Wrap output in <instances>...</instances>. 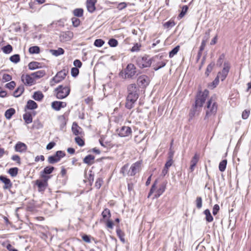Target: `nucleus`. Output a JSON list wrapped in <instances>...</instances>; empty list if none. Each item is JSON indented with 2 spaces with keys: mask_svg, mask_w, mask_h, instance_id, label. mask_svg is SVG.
Listing matches in <instances>:
<instances>
[{
  "mask_svg": "<svg viewBox=\"0 0 251 251\" xmlns=\"http://www.w3.org/2000/svg\"><path fill=\"white\" fill-rule=\"evenodd\" d=\"M60 175L62 177H65V179H67L68 176H67V170L64 167H62L60 173Z\"/></svg>",
  "mask_w": 251,
  "mask_h": 251,
  "instance_id": "e2e57ef3",
  "label": "nucleus"
},
{
  "mask_svg": "<svg viewBox=\"0 0 251 251\" xmlns=\"http://www.w3.org/2000/svg\"><path fill=\"white\" fill-rule=\"evenodd\" d=\"M97 0H87L86 2V6L88 11L92 13L96 10L95 4Z\"/></svg>",
  "mask_w": 251,
  "mask_h": 251,
  "instance_id": "4be33fe9",
  "label": "nucleus"
},
{
  "mask_svg": "<svg viewBox=\"0 0 251 251\" xmlns=\"http://www.w3.org/2000/svg\"><path fill=\"white\" fill-rule=\"evenodd\" d=\"M218 109V104L214 99H208L206 101L205 118L215 115Z\"/></svg>",
  "mask_w": 251,
  "mask_h": 251,
  "instance_id": "f257e3e1",
  "label": "nucleus"
},
{
  "mask_svg": "<svg viewBox=\"0 0 251 251\" xmlns=\"http://www.w3.org/2000/svg\"><path fill=\"white\" fill-rule=\"evenodd\" d=\"M108 44L110 47H115L118 45V41L115 39H110L108 41Z\"/></svg>",
  "mask_w": 251,
  "mask_h": 251,
  "instance_id": "13d9d810",
  "label": "nucleus"
},
{
  "mask_svg": "<svg viewBox=\"0 0 251 251\" xmlns=\"http://www.w3.org/2000/svg\"><path fill=\"white\" fill-rule=\"evenodd\" d=\"M137 82L139 84H141L143 87H145L149 84L150 78L147 75H143L138 78Z\"/></svg>",
  "mask_w": 251,
  "mask_h": 251,
  "instance_id": "6ab92c4d",
  "label": "nucleus"
},
{
  "mask_svg": "<svg viewBox=\"0 0 251 251\" xmlns=\"http://www.w3.org/2000/svg\"><path fill=\"white\" fill-rule=\"evenodd\" d=\"M29 52L30 54H38L40 52V48L38 46H33L29 48Z\"/></svg>",
  "mask_w": 251,
  "mask_h": 251,
  "instance_id": "e433bc0d",
  "label": "nucleus"
},
{
  "mask_svg": "<svg viewBox=\"0 0 251 251\" xmlns=\"http://www.w3.org/2000/svg\"><path fill=\"white\" fill-rule=\"evenodd\" d=\"M136 74V68L133 64H128L124 71L120 73L119 75L124 79L132 78Z\"/></svg>",
  "mask_w": 251,
  "mask_h": 251,
  "instance_id": "7ed1b4c3",
  "label": "nucleus"
},
{
  "mask_svg": "<svg viewBox=\"0 0 251 251\" xmlns=\"http://www.w3.org/2000/svg\"><path fill=\"white\" fill-rule=\"evenodd\" d=\"M195 204L198 209H201L202 207V200L201 197H197L196 198Z\"/></svg>",
  "mask_w": 251,
  "mask_h": 251,
  "instance_id": "a19ab883",
  "label": "nucleus"
},
{
  "mask_svg": "<svg viewBox=\"0 0 251 251\" xmlns=\"http://www.w3.org/2000/svg\"><path fill=\"white\" fill-rule=\"evenodd\" d=\"M199 155L197 153H195L194 156L192 158L190 161V167L191 172H193L194 170V168L199 160Z\"/></svg>",
  "mask_w": 251,
  "mask_h": 251,
  "instance_id": "b1692460",
  "label": "nucleus"
},
{
  "mask_svg": "<svg viewBox=\"0 0 251 251\" xmlns=\"http://www.w3.org/2000/svg\"><path fill=\"white\" fill-rule=\"evenodd\" d=\"M49 179L45 178H40L35 180L34 184L37 186L39 192H44L48 187Z\"/></svg>",
  "mask_w": 251,
  "mask_h": 251,
  "instance_id": "423d86ee",
  "label": "nucleus"
},
{
  "mask_svg": "<svg viewBox=\"0 0 251 251\" xmlns=\"http://www.w3.org/2000/svg\"><path fill=\"white\" fill-rule=\"evenodd\" d=\"M166 62L164 61L158 62L156 64V66L154 67V70L155 71H157L159 69L164 67L166 65Z\"/></svg>",
  "mask_w": 251,
  "mask_h": 251,
  "instance_id": "864d4df0",
  "label": "nucleus"
},
{
  "mask_svg": "<svg viewBox=\"0 0 251 251\" xmlns=\"http://www.w3.org/2000/svg\"><path fill=\"white\" fill-rule=\"evenodd\" d=\"M151 59L147 57H143L138 61L139 66L142 68L149 67L151 66Z\"/></svg>",
  "mask_w": 251,
  "mask_h": 251,
  "instance_id": "2eb2a0df",
  "label": "nucleus"
},
{
  "mask_svg": "<svg viewBox=\"0 0 251 251\" xmlns=\"http://www.w3.org/2000/svg\"><path fill=\"white\" fill-rule=\"evenodd\" d=\"M173 155L174 154L173 152H171L169 153V156L168 157V160L166 163L165 164V167L167 169H169V168L173 165L174 163L173 160Z\"/></svg>",
  "mask_w": 251,
  "mask_h": 251,
  "instance_id": "c756f323",
  "label": "nucleus"
},
{
  "mask_svg": "<svg viewBox=\"0 0 251 251\" xmlns=\"http://www.w3.org/2000/svg\"><path fill=\"white\" fill-rule=\"evenodd\" d=\"M103 183V179L101 177H99L96 179L95 184V186L97 189H99L102 186Z\"/></svg>",
  "mask_w": 251,
  "mask_h": 251,
  "instance_id": "c03bdc74",
  "label": "nucleus"
},
{
  "mask_svg": "<svg viewBox=\"0 0 251 251\" xmlns=\"http://www.w3.org/2000/svg\"><path fill=\"white\" fill-rule=\"evenodd\" d=\"M18 172V168L16 167L10 168L8 171V173L13 177L17 175Z\"/></svg>",
  "mask_w": 251,
  "mask_h": 251,
  "instance_id": "8fccbe9b",
  "label": "nucleus"
},
{
  "mask_svg": "<svg viewBox=\"0 0 251 251\" xmlns=\"http://www.w3.org/2000/svg\"><path fill=\"white\" fill-rule=\"evenodd\" d=\"M31 74V76H32V78L35 81L36 79L43 77L45 75L46 72L44 70H39L34 73H32Z\"/></svg>",
  "mask_w": 251,
  "mask_h": 251,
  "instance_id": "393cba45",
  "label": "nucleus"
},
{
  "mask_svg": "<svg viewBox=\"0 0 251 251\" xmlns=\"http://www.w3.org/2000/svg\"><path fill=\"white\" fill-rule=\"evenodd\" d=\"M11 159L14 161H16L19 165H20L21 164V158L18 155H13L11 157Z\"/></svg>",
  "mask_w": 251,
  "mask_h": 251,
  "instance_id": "6e6d98bb",
  "label": "nucleus"
},
{
  "mask_svg": "<svg viewBox=\"0 0 251 251\" xmlns=\"http://www.w3.org/2000/svg\"><path fill=\"white\" fill-rule=\"evenodd\" d=\"M66 153L64 151H57L53 155L50 156L48 157V160L50 164H54L59 162L61 158L65 157Z\"/></svg>",
  "mask_w": 251,
  "mask_h": 251,
  "instance_id": "39448f33",
  "label": "nucleus"
},
{
  "mask_svg": "<svg viewBox=\"0 0 251 251\" xmlns=\"http://www.w3.org/2000/svg\"><path fill=\"white\" fill-rule=\"evenodd\" d=\"M139 88L135 84H131L127 87L128 94H137Z\"/></svg>",
  "mask_w": 251,
  "mask_h": 251,
  "instance_id": "a878e982",
  "label": "nucleus"
},
{
  "mask_svg": "<svg viewBox=\"0 0 251 251\" xmlns=\"http://www.w3.org/2000/svg\"><path fill=\"white\" fill-rule=\"evenodd\" d=\"M142 161H138L132 164L128 172L130 176H134L141 170Z\"/></svg>",
  "mask_w": 251,
  "mask_h": 251,
  "instance_id": "0eeeda50",
  "label": "nucleus"
},
{
  "mask_svg": "<svg viewBox=\"0 0 251 251\" xmlns=\"http://www.w3.org/2000/svg\"><path fill=\"white\" fill-rule=\"evenodd\" d=\"M10 60L12 62L17 63L20 60V55L19 54H14L10 57Z\"/></svg>",
  "mask_w": 251,
  "mask_h": 251,
  "instance_id": "3c124183",
  "label": "nucleus"
},
{
  "mask_svg": "<svg viewBox=\"0 0 251 251\" xmlns=\"http://www.w3.org/2000/svg\"><path fill=\"white\" fill-rule=\"evenodd\" d=\"M0 180L4 183L3 187L4 189H8L12 187V184L10 179L1 176H0Z\"/></svg>",
  "mask_w": 251,
  "mask_h": 251,
  "instance_id": "412c9836",
  "label": "nucleus"
},
{
  "mask_svg": "<svg viewBox=\"0 0 251 251\" xmlns=\"http://www.w3.org/2000/svg\"><path fill=\"white\" fill-rule=\"evenodd\" d=\"M188 9V7L187 5H183L182 7V10L180 13L178 15V18L179 19H181L183 18L185 14L186 13L187 10Z\"/></svg>",
  "mask_w": 251,
  "mask_h": 251,
  "instance_id": "49530a36",
  "label": "nucleus"
},
{
  "mask_svg": "<svg viewBox=\"0 0 251 251\" xmlns=\"http://www.w3.org/2000/svg\"><path fill=\"white\" fill-rule=\"evenodd\" d=\"M227 165V160L226 159L223 160L219 163V169L221 172L225 171Z\"/></svg>",
  "mask_w": 251,
  "mask_h": 251,
  "instance_id": "4c0bfd02",
  "label": "nucleus"
},
{
  "mask_svg": "<svg viewBox=\"0 0 251 251\" xmlns=\"http://www.w3.org/2000/svg\"><path fill=\"white\" fill-rule=\"evenodd\" d=\"M95 156L93 155H88L83 159V162L88 165H91L94 163Z\"/></svg>",
  "mask_w": 251,
  "mask_h": 251,
  "instance_id": "cd10ccee",
  "label": "nucleus"
},
{
  "mask_svg": "<svg viewBox=\"0 0 251 251\" xmlns=\"http://www.w3.org/2000/svg\"><path fill=\"white\" fill-rule=\"evenodd\" d=\"M128 168V164H126L124 165L121 168L120 170V173L123 175L125 176L126 173Z\"/></svg>",
  "mask_w": 251,
  "mask_h": 251,
  "instance_id": "680f3d73",
  "label": "nucleus"
},
{
  "mask_svg": "<svg viewBox=\"0 0 251 251\" xmlns=\"http://www.w3.org/2000/svg\"><path fill=\"white\" fill-rule=\"evenodd\" d=\"M207 95H197L195 98V104L189 113L190 117L192 118L195 116L198 108H201L203 103L207 100Z\"/></svg>",
  "mask_w": 251,
  "mask_h": 251,
  "instance_id": "f03ea898",
  "label": "nucleus"
},
{
  "mask_svg": "<svg viewBox=\"0 0 251 251\" xmlns=\"http://www.w3.org/2000/svg\"><path fill=\"white\" fill-rule=\"evenodd\" d=\"M55 168L53 166H48L46 167L44 170L40 172V178H45L48 179L51 178L52 176L50 174L53 172Z\"/></svg>",
  "mask_w": 251,
  "mask_h": 251,
  "instance_id": "6e6552de",
  "label": "nucleus"
},
{
  "mask_svg": "<svg viewBox=\"0 0 251 251\" xmlns=\"http://www.w3.org/2000/svg\"><path fill=\"white\" fill-rule=\"evenodd\" d=\"M21 79L23 82L27 85L31 86L35 83V81L30 75H23L21 76Z\"/></svg>",
  "mask_w": 251,
  "mask_h": 251,
  "instance_id": "4468645a",
  "label": "nucleus"
},
{
  "mask_svg": "<svg viewBox=\"0 0 251 251\" xmlns=\"http://www.w3.org/2000/svg\"><path fill=\"white\" fill-rule=\"evenodd\" d=\"M72 20L73 25L74 26L77 27L79 25V24H80L79 19H78L76 18H72Z\"/></svg>",
  "mask_w": 251,
  "mask_h": 251,
  "instance_id": "69168bd1",
  "label": "nucleus"
},
{
  "mask_svg": "<svg viewBox=\"0 0 251 251\" xmlns=\"http://www.w3.org/2000/svg\"><path fill=\"white\" fill-rule=\"evenodd\" d=\"M138 95H127L126 102V107L128 109H131L134 106V104L137 100Z\"/></svg>",
  "mask_w": 251,
  "mask_h": 251,
  "instance_id": "9d476101",
  "label": "nucleus"
},
{
  "mask_svg": "<svg viewBox=\"0 0 251 251\" xmlns=\"http://www.w3.org/2000/svg\"><path fill=\"white\" fill-rule=\"evenodd\" d=\"M79 73V70L77 68L74 67L71 69V75L73 77H76Z\"/></svg>",
  "mask_w": 251,
  "mask_h": 251,
  "instance_id": "bf43d9fd",
  "label": "nucleus"
},
{
  "mask_svg": "<svg viewBox=\"0 0 251 251\" xmlns=\"http://www.w3.org/2000/svg\"><path fill=\"white\" fill-rule=\"evenodd\" d=\"M15 113V110L13 108H11L5 111L4 115L6 119H10Z\"/></svg>",
  "mask_w": 251,
  "mask_h": 251,
  "instance_id": "f704fd0d",
  "label": "nucleus"
},
{
  "mask_svg": "<svg viewBox=\"0 0 251 251\" xmlns=\"http://www.w3.org/2000/svg\"><path fill=\"white\" fill-rule=\"evenodd\" d=\"M75 140L76 143L80 147H82L85 145L84 140L79 136L76 137Z\"/></svg>",
  "mask_w": 251,
  "mask_h": 251,
  "instance_id": "603ef678",
  "label": "nucleus"
},
{
  "mask_svg": "<svg viewBox=\"0 0 251 251\" xmlns=\"http://www.w3.org/2000/svg\"><path fill=\"white\" fill-rule=\"evenodd\" d=\"M68 71L66 69H63L61 71L58 72L57 74L52 78V80L55 83H59L63 79H64L67 75Z\"/></svg>",
  "mask_w": 251,
  "mask_h": 251,
  "instance_id": "f8f14e48",
  "label": "nucleus"
},
{
  "mask_svg": "<svg viewBox=\"0 0 251 251\" xmlns=\"http://www.w3.org/2000/svg\"><path fill=\"white\" fill-rule=\"evenodd\" d=\"M72 130L73 134L75 135L78 136L83 134L82 128L79 126L76 123H73L72 127Z\"/></svg>",
  "mask_w": 251,
  "mask_h": 251,
  "instance_id": "aec40b11",
  "label": "nucleus"
},
{
  "mask_svg": "<svg viewBox=\"0 0 251 251\" xmlns=\"http://www.w3.org/2000/svg\"><path fill=\"white\" fill-rule=\"evenodd\" d=\"M2 51L6 53H10L12 51V47L10 45H7L2 48Z\"/></svg>",
  "mask_w": 251,
  "mask_h": 251,
  "instance_id": "79ce46f5",
  "label": "nucleus"
},
{
  "mask_svg": "<svg viewBox=\"0 0 251 251\" xmlns=\"http://www.w3.org/2000/svg\"><path fill=\"white\" fill-rule=\"evenodd\" d=\"M15 151L17 152H24L27 150V146L24 143L18 142L15 146Z\"/></svg>",
  "mask_w": 251,
  "mask_h": 251,
  "instance_id": "a211bd4d",
  "label": "nucleus"
},
{
  "mask_svg": "<svg viewBox=\"0 0 251 251\" xmlns=\"http://www.w3.org/2000/svg\"><path fill=\"white\" fill-rule=\"evenodd\" d=\"M250 110H245L242 114V117L243 119H247L250 115Z\"/></svg>",
  "mask_w": 251,
  "mask_h": 251,
  "instance_id": "774afa93",
  "label": "nucleus"
},
{
  "mask_svg": "<svg viewBox=\"0 0 251 251\" xmlns=\"http://www.w3.org/2000/svg\"><path fill=\"white\" fill-rule=\"evenodd\" d=\"M157 184V180H155L153 184L152 185L151 187L150 190V192L148 196V198H149L151 196V195L154 192Z\"/></svg>",
  "mask_w": 251,
  "mask_h": 251,
  "instance_id": "de8ad7c7",
  "label": "nucleus"
},
{
  "mask_svg": "<svg viewBox=\"0 0 251 251\" xmlns=\"http://www.w3.org/2000/svg\"><path fill=\"white\" fill-rule=\"evenodd\" d=\"M23 119L25 123L27 124L32 122V116L31 112H27L23 115Z\"/></svg>",
  "mask_w": 251,
  "mask_h": 251,
  "instance_id": "7c9ffc66",
  "label": "nucleus"
},
{
  "mask_svg": "<svg viewBox=\"0 0 251 251\" xmlns=\"http://www.w3.org/2000/svg\"><path fill=\"white\" fill-rule=\"evenodd\" d=\"M230 66L228 62H225L224 67L221 72L218 73L217 76L222 80L224 81L227 76L230 69Z\"/></svg>",
  "mask_w": 251,
  "mask_h": 251,
  "instance_id": "1a4fd4ad",
  "label": "nucleus"
},
{
  "mask_svg": "<svg viewBox=\"0 0 251 251\" xmlns=\"http://www.w3.org/2000/svg\"><path fill=\"white\" fill-rule=\"evenodd\" d=\"M38 107L37 104L32 100H29L27 101L25 106V109L33 110L36 109Z\"/></svg>",
  "mask_w": 251,
  "mask_h": 251,
  "instance_id": "c85d7f7f",
  "label": "nucleus"
},
{
  "mask_svg": "<svg viewBox=\"0 0 251 251\" xmlns=\"http://www.w3.org/2000/svg\"><path fill=\"white\" fill-rule=\"evenodd\" d=\"M206 34H207V37L205 39V40H203L201 42V45L200 47V49L199 50L200 51H203L204 48H205V45H206V40L208 39L209 38V34H210V31H208L207 32H206L205 33Z\"/></svg>",
  "mask_w": 251,
  "mask_h": 251,
  "instance_id": "ea45409f",
  "label": "nucleus"
},
{
  "mask_svg": "<svg viewBox=\"0 0 251 251\" xmlns=\"http://www.w3.org/2000/svg\"><path fill=\"white\" fill-rule=\"evenodd\" d=\"M94 179V175L91 173L89 174L87 177V181L89 182L90 186H92Z\"/></svg>",
  "mask_w": 251,
  "mask_h": 251,
  "instance_id": "0e129e2a",
  "label": "nucleus"
},
{
  "mask_svg": "<svg viewBox=\"0 0 251 251\" xmlns=\"http://www.w3.org/2000/svg\"><path fill=\"white\" fill-rule=\"evenodd\" d=\"M16 86V83L14 81H12L6 84V88L11 90L13 89Z\"/></svg>",
  "mask_w": 251,
  "mask_h": 251,
  "instance_id": "338daca9",
  "label": "nucleus"
},
{
  "mask_svg": "<svg viewBox=\"0 0 251 251\" xmlns=\"http://www.w3.org/2000/svg\"><path fill=\"white\" fill-rule=\"evenodd\" d=\"M59 122L63 125H65L67 122V119L65 115H60L58 117Z\"/></svg>",
  "mask_w": 251,
  "mask_h": 251,
  "instance_id": "4d7b16f0",
  "label": "nucleus"
},
{
  "mask_svg": "<svg viewBox=\"0 0 251 251\" xmlns=\"http://www.w3.org/2000/svg\"><path fill=\"white\" fill-rule=\"evenodd\" d=\"M116 233L120 241L123 243H125L126 242V240L125 239V233L121 230L119 227V226H117L116 229Z\"/></svg>",
  "mask_w": 251,
  "mask_h": 251,
  "instance_id": "bb28decb",
  "label": "nucleus"
},
{
  "mask_svg": "<svg viewBox=\"0 0 251 251\" xmlns=\"http://www.w3.org/2000/svg\"><path fill=\"white\" fill-rule=\"evenodd\" d=\"M180 47L179 46H176L175 48H174L169 53V57L170 58L173 57L174 55H175L179 51Z\"/></svg>",
  "mask_w": 251,
  "mask_h": 251,
  "instance_id": "09e8293b",
  "label": "nucleus"
},
{
  "mask_svg": "<svg viewBox=\"0 0 251 251\" xmlns=\"http://www.w3.org/2000/svg\"><path fill=\"white\" fill-rule=\"evenodd\" d=\"M73 13L75 16L80 17L83 16V10L81 8H76L74 10Z\"/></svg>",
  "mask_w": 251,
  "mask_h": 251,
  "instance_id": "a18cd8bd",
  "label": "nucleus"
},
{
  "mask_svg": "<svg viewBox=\"0 0 251 251\" xmlns=\"http://www.w3.org/2000/svg\"><path fill=\"white\" fill-rule=\"evenodd\" d=\"M55 90L57 91V94H69L70 92V87L67 86L63 87L62 85H60L55 89Z\"/></svg>",
  "mask_w": 251,
  "mask_h": 251,
  "instance_id": "5701e85b",
  "label": "nucleus"
},
{
  "mask_svg": "<svg viewBox=\"0 0 251 251\" xmlns=\"http://www.w3.org/2000/svg\"><path fill=\"white\" fill-rule=\"evenodd\" d=\"M50 52L52 55L55 56H58L64 54V50L62 48H59L57 50H51Z\"/></svg>",
  "mask_w": 251,
  "mask_h": 251,
  "instance_id": "72a5a7b5",
  "label": "nucleus"
},
{
  "mask_svg": "<svg viewBox=\"0 0 251 251\" xmlns=\"http://www.w3.org/2000/svg\"><path fill=\"white\" fill-rule=\"evenodd\" d=\"M66 105L65 102L54 101L51 103V107L56 111H59L61 108L66 107Z\"/></svg>",
  "mask_w": 251,
  "mask_h": 251,
  "instance_id": "f3484780",
  "label": "nucleus"
},
{
  "mask_svg": "<svg viewBox=\"0 0 251 251\" xmlns=\"http://www.w3.org/2000/svg\"><path fill=\"white\" fill-rule=\"evenodd\" d=\"M167 184V182L165 181L159 185L158 188L155 192L154 198H158L163 194L166 189Z\"/></svg>",
  "mask_w": 251,
  "mask_h": 251,
  "instance_id": "ddd939ff",
  "label": "nucleus"
},
{
  "mask_svg": "<svg viewBox=\"0 0 251 251\" xmlns=\"http://www.w3.org/2000/svg\"><path fill=\"white\" fill-rule=\"evenodd\" d=\"M127 189L129 192L134 191V185L136 183V180L134 178H129L127 180Z\"/></svg>",
  "mask_w": 251,
  "mask_h": 251,
  "instance_id": "2f4dec72",
  "label": "nucleus"
},
{
  "mask_svg": "<svg viewBox=\"0 0 251 251\" xmlns=\"http://www.w3.org/2000/svg\"><path fill=\"white\" fill-rule=\"evenodd\" d=\"M101 215L104 220L106 227L108 229H112L114 227V223L110 219L111 217L110 211L108 208H105L101 213Z\"/></svg>",
  "mask_w": 251,
  "mask_h": 251,
  "instance_id": "20e7f679",
  "label": "nucleus"
},
{
  "mask_svg": "<svg viewBox=\"0 0 251 251\" xmlns=\"http://www.w3.org/2000/svg\"><path fill=\"white\" fill-rule=\"evenodd\" d=\"M219 78L217 76L214 81L208 85V87L210 89H213L215 88L219 83Z\"/></svg>",
  "mask_w": 251,
  "mask_h": 251,
  "instance_id": "37998d69",
  "label": "nucleus"
},
{
  "mask_svg": "<svg viewBox=\"0 0 251 251\" xmlns=\"http://www.w3.org/2000/svg\"><path fill=\"white\" fill-rule=\"evenodd\" d=\"M12 79V76L8 74H5L2 76V80L4 82H7Z\"/></svg>",
  "mask_w": 251,
  "mask_h": 251,
  "instance_id": "052dcab7",
  "label": "nucleus"
},
{
  "mask_svg": "<svg viewBox=\"0 0 251 251\" xmlns=\"http://www.w3.org/2000/svg\"><path fill=\"white\" fill-rule=\"evenodd\" d=\"M119 135L121 137H127L131 135L132 130L131 128L127 126H123L117 130Z\"/></svg>",
  "mask_w": 251,
  "mask_h": 251,
  "instance_id": "9b49d317",
  "label": "nucleus"
},
{
  "mask_svg": "<svg viewBox=\"0 0 251 251\" xmlns=\"http://www.w3.org/2000/svg\"><path fill=\"white\" fill-rule=\"evenodd\" d=\"M203 213L205 215V219L207 222L210 223L213 221V218L209 209H205Z\"/></svg>",
  "mask_w": 251,
  "mask_h": 251,
  "instance_id": "473e14b6",
  "label": "nucleus"
},
{
  "mask_svg": "<svg viewBox=\"0 0 251 251\" xmlns=\"http://www.w3.org/2000/svg\"><path fill=\"white\" fill-rule=\"evenodd\" d=\"M40 63L35 61L30 62L28 65V69L30 70H33L40 67Z\"/></svg>",
  "mask_w": 251,
  "mask_h": 251,
  "instance_id": "c9c22d12",
  "label": "nucleus"
},
{
  "mask_svg": "<svg viewBox=\"0 0 251 251\" xmlns=\"http://www.w3.org/2000/svg\"><path fill=\"white\" fill-rule=\"evenodd\" d=\"M74 36V33L71 31H67L61 33L60 38L63 42H67L70 41Z\"/></svg>",
  "mask_w": 251,
  "mask_h": 251,
  "instance_id": "dca6fc26",
  "label": "nucleus"
},
{
  "mask_svg": "<svg viewBox=\"0 0 251 251\" xmlns=\"http://www.w3.org/2000/svg\"><path fill=\"white\" fill-rule=\"evenodd\" d=\"M104 44V42L103 40L101 39H96L94 45L97 47H101Z\"/></svg>",
  "mask_w": 251,
  "mask_h": 251,
  "instance_id": "5fc2aeb1",
  "label": "nucleus"
},
{
  "mask_svg": "<svg viewBox=\"0 0 251 251\" xmlns=\"http://www.w3.org/2000/svg\"><path fill=\"white\" fill-rule=\"evenodd\" d=\"M214 66H215V63L214 62L210 63L207 66L205 73V75L207 76H208L209 75V74L211 72Z\"/></svg>",
  "mask_w": 251,
  "mask_h": 251,
  "instance_id": "58836bf2",
  "label": "nucleus"
}]
</instances>
